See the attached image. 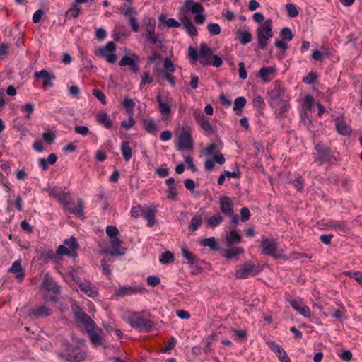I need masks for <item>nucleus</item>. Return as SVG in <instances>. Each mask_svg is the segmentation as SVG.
<instances>
[{
	"label": "nucleus",
	"instance_id": "50",
	"mask_svg": "<svg viewBox=\"0 0 362 362\" xmlns=\"http://www.w3.org/2000/svg\"><path fill=\"white\" fill-rule=\"evenodd\" d=\"M286 9L288 16L292 18L296 17L299 13L296 6L291 3L286 4Z\"/></svg>",
	"mask_w": 362,
	"mask_h": 362
},
{
	"label": "nucleus",
	"instance_id": "35",
	"mask_svg": "<svg viewBox=\"0 0 362 362\" xmlns=\"http://www.w3.org/2000/svg\"><path fill=\"white\" fill-rule=\"evenodd\" d=\"M237 35L240 42L243 45L248 44L252 40V35L249 31L240 29L237 31Z\"/></svg>",
	"mask_w": 362,
	"mask_h": 362
},
{
	"label": "nucleus",
	"instance_id": "5",
	"mask_svg": "<svg viewBox=\"0 0 362 362\" xmlns=\"http://www.w3.org/2000/svg\"><path fill=\"white\" fill-rule=\"evenodd\" d=\"M194 146V141L191 131L188 127H182V131L178 136V142L177 148L179 151L190 150Z\"/></svg>",
	"mask_w": 362,
	"mask_h": 362
},
{
	"label": "nucleus",
	"instance_id": "16",
	"mask_svg": "<svg viewBox=\"0 0 362 362\" xmlns=\"http://www.w3.org/2000/svg\"><path fill=\"white\" fill-rule=\"evenodd\" d=\"M271 106L273 108H276L275 111L276 118L281 122L283 119L287 117L286 113L290 108L289 98L285 100H281V102L278 103V105Z\"/></svg>",
	"mask_w": 362,
	"mask_h": 362
},
{
	"label": "nucleus",
	"instance_id": "24",
	"mask_svg": "<svg viewBox=\"0 0 362 362\" xmlns=\"http://www.w3.org/2000/svg\"><path fill=\"white\" fill-rule=\"evenodd\" d=\"M196 120L200 127L207 133H213L215 131V127L211 125L208 119L203 114H199L196 116Z\"/></svg>",
	"mask_w": 362,
	"mask_h": 362
},
{
	"label": "nucleus",
	"instance_id": "42",
	"mask_svg": "<svg viewBox=\"0 0 362 362\" xmlns=\"http://www.w3.org/2000/svg\"><path fill=\"white\" fill-rule=\"evenodd\" d=\"M243 252V250L241 247H234L224 250V257L226 259H232L237 255Z\"/></svg>",
	"mask_w": 362,
	"mask_h": 362
},
{
	"label": "nucleus",
	"instance_id": "22",
	"mask_svg": "<svg viewBox=\"0 0 362 362\" xmlns=\"http://www.w3.org/2000/svg\"><path fill=\"white\" fill-rule=\"evenodd\" d=\"M289 302L292 308L302 315L305 317L310 316L311 313L309 307L304 305L300 300L293 299Z\"/></svg>",
	"mask_w": 362,
	"mask_h": 362
},
{
	"label": "nucleus",
	"instance_id": "32",
	"mask_svg": "<svg viewBox=\"0 0 362 362\" xmlns=\"http://www.w3.org/2000/svg\"><path fill=\"white\" fill-rule=\"evenodd\" d=\"M96 119L99 124H103L107 129H110L112 127V121L105 112H100L98 113L97 115Z\"/></svg>",
	"mask_w": 362,
	"mask_h": 362
},
{
	"label": "nucleus",
	"instance_id": "13",
	"mask_svg": "<svg viewBox=\"0 0 362 362\" xmlns=\"http://www.w3.org/2000/svg\"><path fill=\"white\" fill-rule=\"evenodd\" d=\"M52 314V310L45 305L35 306L30 310L28 315L33 320L43 318L50 316Z\"/></svg>",
	"mask_w": 362,
	"mask_h": 362
},
{
	"label": "nucleus",
	"instance_id": "29",
	"mask_svg": "<svg viewBox=\"0 0 362 362\" xmlns=\"http://www.w3.org/2000/svg\"><path fill=\"white\" fill-rule=\"evenodd\" d=\"M122 241L118 238L117 237L113 238L111 240V247L112 248V251H110L109 253L111 255H123L124 254V251H121L120 247Z\"/></svg>",
	"mask_w": 362,
	"mask_h": 362
},
{
	"label": "nucleus",
	"instance_id": "57",
	"mask_svg": "<svg viewBox=\"0 0 362 362\" xmlns=\"http://www.w3.org/2000/svg\"><path fill=\"white\" fill-rule=\"evenodd\" d=\"M107 235L111 238L117 237L119 233V230L117 227L114 226H108L106 228Z\"/></svg>",
	"mask_w": 362,
	"mask_h": 362
},
{
	"label": "nucleus",
	"instance_id": "12",
	"mask_svg": "<svg viewBox=\"0 0 362 362\" xmlns=\"http://www.w3.org/2000/svg\"><path fill=\"white\" fill-rule=\"evenodd\" d=\"M315 149L317 151V157L315 160L319 161L320 165L332 161L333 156L331 154L329 148L322 144H318L316 145Z\"/></svg>",
	"mask_w": 362,
	"mask_h": 362
},
{
	"label": "nucleus",
	"instance_id": "37",
	"mask_svg": "<svg viewBox=\"0 0 362 362\" xmlns=\"http://www.w3.org/2000/svg\"><path fill=\"white\" fill-rule=\"evenodd\" d=\"M246 99L245 97H238L234 101V107L233 110L235 112L237 115H240L242 114V109L246 105Z\"/></svg>",
	"mask_w": 362,
	"mask_h": 362
},
{
	"label": "nucleus",
	"instance_id": "46",
	"mask_svg": "<svg viewBox=\"0 0 362 362\" xmlns=\"http://www.w3.org/2000/svg\"><path fill=\"white\" fill-rule=\"evenodd\" d=\"M182 253L183 257L188 261L189 264L192 265L197 263V260L196 256L194 255L189 250L183 248L182 250Z\"/></svg>",
	"mask_w": 362,
	"mask_h": 362
},
{
	"label": "nucleus",
	"instance_id": "61",
	"mask_svg": "<svg viewBox=\"0 0 362 362\" xmlns=\"http://www.w3.org/2000/svg\"><path fill=\"white\" fill-rule=\"evenodd\" d=\"M153 81V78L150 76L148 72H144L141 76V81L140 83V87L142 88L146 83H151Z\"/></svg>",
	"mask_w": 362,
	"mask_h": 362
},
{
	"label": "nucleus",
	"instance_id": "51",
	"mask_svg": "<svg viewBox=\"0 0 362 362\" xmlns=\"http://www.w3.org/2000/svg\"><path fill=\"white\" fill-rule=\"evenodd\" d=\"M123 106L127 109V111L132 115L133 109L135 106V103L131 98H125L122 103Z\"/></svg>",
	"mask_w": 362,
	"mask_h": 362
},
{
	"label": "nucleus",
	"instance_id": "27",
	"mask_svg": "<svg viewBox=\"0 0 362 362\" xmlns=\"http://www.w3.org/2000/svg\"><path fill=\"white\" fill-rule=\"evenodd\" d=\"M158 103V110L163 117H168L171 113V105L165 103L160 95L156 96Z\"/></svg>",
	"mask_w": 362,
	"mask_h": 362
},
{
	"label": "nucleus",
	"instance_id": "2",
	"mask_svg": "<svg viewBox=\"0 0 362 362\" xmlns=\"http://www.w3.org/2000/svg\"><path fill=\"white\" fill-rule=\"evenodd\" d=\"M188 55L191 62L195 63L199 59L200 64L205 66L211 63L213 51L206 43L202 42L199 52L195 48L189 47L188 48Z\"/></svg>",
	"mask_w": 362,
	"mask_h": 362
},
{
	"label": "nucleus",
	"instance_id": "39",
	"mask_svg": "<svg viewBox=\"0 0 362 362\" xmlns=\"http://www.w3.org/2000/svg\"><path fill=\"white\" fill-rule=\"evenodd\" d=\"M156 210L153 209H145L144 217L148 221V226L151 227L156 223Z\"/></svg>",
	"mask_w": 362,
	"mask_h": 362
},
{
	"label": "nucleus",
	"instance_id": "63",
	"mask_svg": "<svg viewBox=\"0 0 362 362\" xmlns=\"http://www.w3.org/2000/svg\"><path fill=\"white\" fill-rule=\"evenodd\" d=\"M317 78V74L314 72H310L307 76L304 77L303 81L308 84L313 83Z\"/></svg>",
	"mask_w": 362,
	"mask_h": 362
},
{
	"label": "nucleus",
	"instance_id": "15",
	"mask_svg": "<svg viewBox=\"0 0 362 362\" xmlns=\"http://www.w3.org/2000/svg\"><path fill=\"white\" fill-rule=\"evenodd\" d=\"M156 20L149 18L145 31V37L146 40L151 45H156L159 42L158 38L155 35Z\"/></svg>",
	"mask_w": 362,
	"mask_h": 362
},
{
	"label": "nucleus",
	"instance_id": "26",
	"mask_svg": "<svg viewBox=\"0 0 362 362\" xmlns=\"http://www.w3.org/2000/svg\"><path fill=\"white\" fill-rule=\"evenodd\" d=\"M119 64L121 66H129V70L135 73L137 72L139 69V65L135 62V60L132 57L127 55H125L122 58Z\"/></svg>",
	"mask_w": 362,
	"mask_h": 362
},
{
	"label": "nucleus",
	"instance_id": "19",
	"mask_svg": "<svg viewBox=\"0 0 362 362\" xmlns=\"http://www.w3.org/2000/svg\"><path fill=\"white\" fill-rule=\"evenodd\" d=\"M34 77L36 80L42 79L45 87L53 86L52 81L55 79L54 75L49 74L45 69L40 71H35L34 73Z\"/></svg>",
	"mask_w": 362,
	"mask_h": 362
},
{
	"label": "nucleus",
	"instance_id": "62",
	"mask_svg": "<svg viewBox=\"0 0 362 362\" xmlns=\"http://www.w3.org/2000/svg\"><path fill=\"white\" fill-rule=\"evenodd\" d=\"M135 124V121L131 115L128 121H122L121 125L126 129L129 130L130 128L134 127Z\"/></svg>",
	"mask_w": 362,
	"mask_h": 362
},
{
	"label": "nucleus",
	"instance_id": "4",
	"mask_svg": "<svg viewBox=\"0 0 362 362\" xmlns=\"http://www.w3.org/2000/svg\"><path fill=\"white\" fill-rule=\"evenodd\" d=\"M272 20H267L264 26L259 27L257 30L259 47L264 49L267 45V40L272 37L273 33L272 29Z\"/></svg>",
	"mask_w": 362,
	"mask_h": 362
},
{
	"label": "nucleus",
	"instance_id": "36",
	"mask_svg": "<svg viewBox=\"0 0 362 362\" xmlns=\"http://www.w3.org/2000/svg\"><path fill=\"white\" fill-rule=\"evenodd\" d=\"M144 129L150 134H155L158 131V127L154 121L151 119H145L142 120Z\"/></svg>",
	"mask_w": 362,
	"mask_h": 362
},
{
	"label": "nucleus",
	"instance_id": "17",
	"mask_svg": "<svg viewBox=\"0 0 362 362\" xmlns=\"http://www.w3.org/2000/svg\"><path fill=\"white\" fill-rule=\"evenodd\" d=\"M40 287L49 292H52L55 295L60 292V286L48 274L44 276Z\"/></svg>",
	"mask_w": 362,
	"mask_h": 362
},
{
	"label": "nucleus",
	"instance_id": "64",
	"mask_svg": "<svg viewBox=\"0 0 362 362\" xmlns=\"http://www.w3.org/2000/svg\"><path fill=\"white\" fill-rule=\"evenodd\" d=\"M163 66L166 71H168L170 72H174L175 71V67L174 65L169 58H165L164 60Z\"/></svg>",
	"mask_w": 362,
	"mask_h": 362
},
{
	"label": "nucleus",
	"instance_id": "34",
	"mask_svg": "<svg viewBox=\"0 0 362 362\" xmlns=\"http://www.w3.org/2000/svg\"><path fill=\"white\" fill-rule=\"evenodd\" d=\"M226 240L227 246L230 247L234 244L239 243L241 241V236L235 230H233L226 235Z\"/></svg>",
	"mask_w": 362,
	"mask_h": 362
},
{
	"label": "nucleus",
	"instance_id": "45",
	"mask_svg": "<svg viewBox=\"0 0 362 362\" xmlns=\"http://www.w3.org/2000/svg\"><path fill=\"white\" fill-rule=\"evenodd\" d=\"M174 261V255L170 251H165L162 253L160 259V262L166 264Z\"/></svg>",
	"mask_w": 362,
	"mask_h": 362
},
{
	"label": "nucleus",
	"instance_id": "1",
	"mask_svg": "<svg viewBox=\"0 0 362 362\" xmlns=\"http://www.w3.org/2000/svg\"><path fill=\"white\" fill-rule=\"evenodd\" d=\"M86 345V341L79 339L76 341L75 345L69 342H64L63 349L59 351L58 355L62 358L69 362H80L83 361L86 356L83 348Z\"/></svg>",
	"mask_w": 362,
	"mask_h": 362
},
{
	"label": "nucleus",
	"instance_id": "8",
	"mask_svg": "<svg viewBox=\"0 0 362 362\" xmlns=\"http://www.w3.org/2000/svg\"><path fill=\"white\" fill-rule=\"evenodd\" d=\"M129 322L130 325L136 329H145L150 331L153 327V322L151 320L144 319L138 313L132 315L129 317Z\"/></svg>",
	"mask_w": 362,
	"mask_h": 362
},
{
	"label": "nucleus",
	"instance_id": "10",
	"mask_svg": "<svg viewBox=\"0 0 362 362\" xmlns=\"http://www.w3.org/2000/svg\"><path fill=\"white\" fill-rule=\"evenodd\" d=\"M116 45L113 42H109L105 46L100 47L99 53L109 63H115L117 60V55L114 53Z\"/></svg>",
	"mask_w": 362,
	"mask_h": 362
},
{
	"label": "nucleus",
	"instance_id": "58",
	"mask_svg": "<svg viewBox=\"0 0 362 362\" xmlns=\"http://www.w3.org/2000/svg\"><path fill=\"white\" fill-rule=\"evenodd\" d=\"M166 194L168 199H171L173 201L177 200V193L176 190V187H172L170 188H168V189L166 192Z\"/></svg>",
	"mask_w": 362,
	"mask_h": 362
},
{
	"label": "nucleus",
	"instance_id": "53",
	"mask_svg": "<svg viewBox=\"0 0 362 362\" xmlns=\"http://www.w3.org/2000/svg\"><path fill=\"white\" fill-rule=\"evenodd\" d=\"M93 95L98 98V100L103 104H106V97L102 90L99 89H93Z\"/></svg>",
	"mask_w": 362,
	"mask_h": 362
},
{
	"label": "nucleus",
	"instance_id": "30",
	"mask_svg": "<svg viewBox=\"0 0 362 362\" xmlns=\"http://www.w3.org/2000/svg\"><path fill=\"white\" fill-rule=\"evenodd\" d=\"M335 127L338 133L344 136L349 135L351 132L350 126L339 119H336Z\"/></svg>",
	"mask_w": 362,
	"mask_h": 362
},
{
	"label": "nucleus",
	"instance_id": "11",
	"mask_svg": "<svg viewBox=\"0 0 362 362\" xmlns=\"http://www.w3.org/2000/svg\"><path fill=\"white\" fill-rule=\"evenodd\" d=\"M256 267L251 262H246L236 269L235 276L236 279H247L255 274Z\"/></svg>",
	"mask_w": 362,
	"mask_h": 362
},
{
	"label": "nucleus",
	"instance_id": "40",
	"mask_svg": "<svg viewBox=\"0 0 362 362\" xmlns=\"http://www.w3.org/2000/svg\"><path fill=\"white\" fill-rule=\"evenodd\" d=\"M202 223V217L200 215H195L190 221L188 229L191 232H195Z\"/></svg>",
	"mask_w": 362,
	"mask_h": 362
},
{
	"label": "nucleus",
	"instance_id": "23",
	"mask_svg": "<svg viewBox=\"0 0 362 362\" xmlns=\"http://www.w3.org/2000/svg\"><path fill=\"white\" fill-rule=\"evenodd\" d=\"M326 225L328 228L336 230L339 233H346L349 231L348 224L344 221H330Z\"/></svg>",
	"mask_w": 362,
	"mask_h": 362
},
{
	"label": "nucleus",
	"instance_id": "44",
	"mask_svg": "<svg viewBox=\"0 0 362 362\" xmlns=\"http://www.w3.org/2000/svg\"><path fill=\"white\" fill-rule=\"evenodd\" d=\"M159 21L163 23H165L168 28H178L180 25V23L174 18L165 20V16L163 15H161L159 17Z\"/></svg>",
	"mask_w": 362,
	"mask_h": 362
},
{
	"label": "nucleus",
	"instance_id": "55",
	"mask_svg": "<svg viewBox=\"0 0 362 362\" xmlns=\"http://www.w3.org/2000/svg\"><path fill=\"white\" fill-rule=\"evenodd\" d=\"M207 29L214 35H218L221 33V27L217 23H209Z\"/></svg>",
	"mask_w": 362,
	"mask_h": 362
},
{
	"label": "nucleus",
	"instance_id": "25",
	"mask_svg": "<svg viewBox=\"0 0 362 362\" xmlns=\"http://www.w3.org/2000/svg\"><path fill=\"white\" fill-rule=\"evenodd\" d=\"M184 7L187 11H191L192 13H203L204 7L198 2L193 0H185Z\"/></svg>",
	"mask_w": 362,
	"mask_h": 362
},
{
	"label": "nucleus",
	"instance_id": "33",
	"mask_svg": "<svg viewBox=\"0 0 362 362\" xmlns=\"http://www.w3.org/2000/svg\"><path fill=\"white\" fill-rule=\"evenodd\" d=\"M57 160V156L55 153H51L48 156L47 159L40 158L39 165L43 170H46L48 168L49 165H54Z\"/></svg>",
	"mask_w": 362,
	"mask_h": 362
},
{
	"label": "nucleus",
	"instance_id": "49",
	"mask_svg": "<svg viewBox=\"0 0 362 362\" xmlns=\"http://www.w3.org/2000/svg\"><path fill=\"white\" fill-rule=\"evenodd\" d=\"M64 244L70 248L71 250L75 251L78 248V243L76 239L74 237H71L64 241Z\"/></svg>",
	"mask_w": 362,
	"mask_h": 362
},
{
	"label": "nucleus",
	"instance_id": "7",
	"mask_svg": "<svg viewBox=\"0 0 362 362\" xmlns=\"http://www.w3.org/2000/svg\"><path fill=\"white\" fill-rule=\"evenodd\" d=\"M270 105H278L281 100L288 99L285 93V89L280 83H276L274 87L269 92Z\"/></svg>",
	"mask_w": 362,
	"mask_h": 362
},
{
	"label": "nucleus",
	"instance_id": "20",
	"mask_svg": "<svg viewBox=\"0 0 362 362\" xmlns=\"http://www.w3.org/2000/svg\"><path fill=\"white\" fill-rule=\"evenodd\" d=\"M144 291V288L141 287H134L132 286H120L115 290V296L117 297H124L134 293L143 292Z\"/></svg>",
	"mask_w": 362,
	"mask_h": 362
},
{
	"label": "nucleus",
	"instance_id": "9",
	"mask_svg": "<svg viewBox=\"0 0 362 362\" xmlns=\"http://www.w3.org/2000/svg\"><path fill=\"white\" fill-rule=\"evenodd\" d=\"M71 309L75 315L76 322L80 327L83 328L93 322L90 317L83 312L80 306L75 304L71 306Z\"/></svg>",
	"mask_w": 362,
	"mask_h": 362
},
{
	"label": "nucleus",
	"instance_id": "18",
	"mask_svg": "<svg viewBox=\"0 0 362 362\" xmlns=\"http://www.w3.org/2000/svg\"><path fill=\"white\" fill-rule=\"evenodd\" d=\"M219 207L221 212L226 216H231L234 213L232 199L227 196H222L219 199Z\"/></svg>",
	"mask_w": 362,
	"mask_h": 362
},
{
	"label": "nucleus",
	"instance_id": "31",
	"mask_svg": "<svg viewBox=\"0 0 362 362\" xmlns=\"http://www.w3.org/2000/svg\"><path fill=\"white\" fill-rule=\"evenodd\" d=\"M223 221V217L220 214H216L211 217H206L205 222L207 227L214 228L220 225Z\"/></svg>",
	"mask_w": 362,
	"mask_h": 362
},
{
	"label": "nucleus",
	"instance_id": "60",
	"mask_svg": "<svg viewBox=\"0 0 362 362\" xmlns=\"http://www.w3.org/2000/svg\"><path fill=\"white\" fill-rule=\"evenodd\" d=\"M240 216H241V221L243 222H245L247 220L250 219V211L248 208L247 207H243L240 209Z\"/></svg>",
	"mask_w": 362,
	"mask_h": 362
},
{
	"label": "nucleus",
	"instance_id": "21",
	"mask_svg": "<svg viewBox=\"0 0 362 362\" xmlns=\"http://www.w3.org/2000/svg\"><path fill=\"white\" fill-rule=\"evenodd\" d=\"M271 350L274 352L281 362H291L285 350L279 345L274 341L267 343Z\"/></svg>",
	"mask_w": 362,
	"mask_h": 362
},
{
	"label": "nucleus",
	"instance_id": "47",
	"mask_svg": "<svg viewBox=\"0 0 362 362\" xmlns=\"http://www.w3.org/2000/svg\"><path fill=\"white\" fill-rule=\"evenodd\" d=\"M281 40L291 41L293 38V34L289 28H284L280 32Z\"/></svg>",
	"mask_w": 362,
	"mask_h": 362
},
{
	"label": "nucleus",
	"instance_id": "54",
	"mask_svg": "<svg viewBox=\"0 0 362 362\" xmlns=\"http://www.w3.org/2000/svg\"><path fill=\"white\" fill-rule=\"evenodd\" d=\"M144 211L145 209H143L140 205H137L132 209L131 214L134 218H138L144 216Z\"/></svg>",
	"mask_w": 362,
	"mask_h": 362
},
{
	"label": "nucleus",
	"instance_id": "3",
	"mask_svg": "<svg viewBox=\"0 0 362 362\" xmlns=\"http://www.w3.org/2000/svg\"><path fill=\"white\" fill-rule=\"evenodd\" d=\"M58 201L63 204L64 207L69 210L71 214H75L78 217H83V204L82 199H78L77 207H72L71 199L69 193L62 192L58 197Z\"/></svg>",
	"mask_w": 362,
	"mask_h": 362
},
{
	"label": "nucleus",
	"instance_id": "38",
	"mask_svg": "<svg viewBox=\"0 0 362 362\" xmlns=\"http://www.w3.org/2000/svg\"><path fill=\"white\" fill-rule=\"evenodd\" d=\"M122 153L126 162L129 161L132 156V148L129 146V142L123 141L121 144Z\"/></svg>",
	"mask_w": 362,
	"mask_h": 362
},
{
	"label": "nucleus",
	"instance_id": "52",
	"mask_svg": "<svg viewBox=\"0 0 362 362\" xmlns=\"http://www.w3.org/2000/svg\"><path fill=\"white\" fill-rule=\"evenodd\" d=\"M43 139L49 144H52L56 138L54 132L49 131L42 134Z\"/></svg>",
	"mask_w": 362,
	"mask_h": 362
},
{
	"label": "nucleus",
	"instance_id": "41",
	"mask_svg": "<svg viewBox=\"0 0 362 362\" xmlns=\"http://www.w3.org/2000/svg\"><path fill=\"white\" fill-rule=\"evenodd\" d=\"M184 28H185L186 31L191 35V36H197V30L194 25L192 23V22L185 18L182 21Z\"/></svg>",
	"mask_w": 362,
	"mask_h": 362
},
{
	"label": "nucleus",
	"instance_id": "6",
	"mask_svg": "<svg viewBox=\"0 0 362 362\" xmlns=\"http://www.w3.org/2000/svg\"><path fill=\"white\" fill-rule=\"evenodd\" d=\"M83 328L88 333L90 341L94 347L103 345L105 340L100 335V334L103 332V330L99 327H96V324L94 321Z\"/></svg>",
	"mask_w": 362,
	"mask_h": 362
},
{
	"label": "nucleus",
	"instance_id": "14",
	"mask_svg": "<svg viewBox=\"0 0 362 362\" xmlns=\"http://www.w3.org/2000/svg\"><path fill=\"white\" fill-rule=\"evenodd\" d=\"M261 247H262V253L264 255L276 258L280 257V255L276 252L277 250V245L274 240L262 238L261 241Z\"/></svg>",
	"mask_w": 362,
	"mask_h": 362
},
{
	"label": "nucleus",
	"instance_id": "48",
	"mask_svg": "<svg viewBox=\"0 0 362 362\" xmlns=\"http://www.w3.org/2000/svg\"><path fill=\"white\" fill-rule=\"evenodd\" d=\"M202 243L204 246L209 247L213 250H217L218 249V243L214 237L205 238Z\"/></svg>",
	"mask_w": 362,
	"mask_h": 362
},
{
	"label": "nucleus",
	"instance_id": "56",
	"mask_svg": "<svg viewBox=\"0 0 362 362\" xmlns=\"http://www.w3.org/2000/svg\"><path fill=\"white\" fill-rule=\"evenodd\" d=\"M272 72V69L270 68L264 67L259 70V77L264 81H267L268 76Z\"/></svg>",
	"mask_w": 362,
	"mask_h": 362
},
{
	"label": "nucleus",
	"instance_id": "28",
	"mask_svg": "<svg viewBox=\"0 0 362 362\" xmlns=\"http://www.w3.org/2000/svg\"><path fill=\"white\" fill-rule=\"evenodd\" d=\"M8 272L16 274V278L20 281L23 280L25 276V272L20 261H15Z\"/></svg>",
	"mask_w": 362,
	"mask_h": 362
},
{
	"label": "nucleus",
	"instance_id": "43",
	"mask_svg": "<svg viewBox=\"0 0 362 362\" xmlns=\"http://www.w3.org/2000/svg\"><path fill=\"white\" fill-rule=\"evenodd\" d=\"M81 291L84 292L85 294L94 297L97 296V292L93 289L91 284L89 283H81L79 285Z\"/></svg>",
	"mask_w": 362,
	"mask_h": 362
},
{
	"label": "nucleus",
	"instance_id": "59",
	"mask_svg": "<svg viewBox=\"0 0 362 362\" xmlns=\"http://www.w3.org/2000/svg\"><path fill=\"white\" fill-rule=\"evenodd\" d=\"M147 284L151 286H156L160 283V279L156 276H149L146 279Z\"/></svg>",
	"mask_w": 362,
	"mask_h": 362
}]
</instances>
